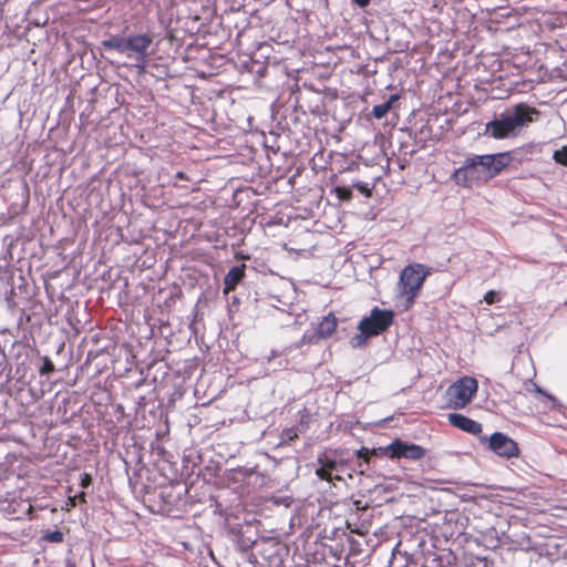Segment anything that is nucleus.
<instances>
[{
	"label": "nucleus",
	"instance_id": "obj_23",
	"mask_svg": "<svg viewBox=\"0 0 567 567\" xmlns=\"http://www.w3.org/2000/svg\"><path fill=\"white\" fill-rule=\"evenodd\" d=\"M76 497H73V496H69L66 503H65V506H66V511H70L71 508L75 507L76 506Z\"/></svg>",
	"mask_w": 567,
	"mask_h": 567
},
{
	"label": "nucleus",
	"instance_id": "obj_24",
	"mask_svg": "<svg viewBox=\"0 0 567 567\" xmlns=\"http://www.w3.org/2000/svg\"><path fill=\"white\" fill-rule=\"evenodd\" d=\"M352 1L360 8H365L371 2V0H352Z\"/></svg>",
	"mask_w": 567,
	"mask_h": 567
},
{
	"label": "nucleus",
	"instance_id": "obj_12",
	"mask_svg": "<svg viewBox=\"0 0 567 567\" xmlns=\"http://www.w3.org/2000/svg\"><path fill=\"white\" fill-rule=\"evenodd\" d=\"M246 276V265L241 264L229 269L224 277V293L228 295L235 291L238 284L243 281Z\"/></svg>",
	"mask_w": 567,
	"mask_h": 567
},
{
	"label": "nucleus",
	"instance_id": "obj_19",
	"mask_svg": "<svg viewBox=\"0 0 567 567\" xmlns=\"http://www.w3.org/2000/svg\"><path fill=\"white\" fill-rule=\"evenodd\" d=\"M53 371H54L53 362L48 357H45L43 359V364L39 369L40 374L48 375V374L52 373Z\"/></svg>",
	"mask_w": 567,
	"mask_h": 567
},
{
	"label": "nucleus",
	"instance_id": "obj_6",
	"mask_svg": "<svg viewBox=\"0 0 567 567\" xmlns=\"http://www.w3.org/2000/svg\"><path fill=\"white\" fill-rule=\"evenodd\" d=\"M478 382L475 378L463 377L452 383L446 390V405L450 409H464L476 394Z\"/></svg>",
	"mask_w": 567,
	"mask_h": 567
},
{
	"label": "nucleus",
	"instance_id": "obj_10",
	"mask_svg": "<svg viewBox=\"0 0 567 567\" xmlns=\"http://www.w3.org/2000/svg\"><path fill=\"white\" fill-rule=\"evenodd\" d=\"M317 462L319 467L316 470V475L323 481L333 482L334 480L341 481L342 477L340 475H333V471L338 470V463L336 460L330 458L327 454H321L318 456Z\"/></svg>",
	"mask_w": 567,
	"mask_h": 567
},
{
	"label": "nucleus",
	"instance_id": "obj_25",
	"mask_svg": "<svg viewBox=\"0 0 567 567\" xmlns=\"http://www.w3.org/2000/svg\"><path fill=\"white\" fill-rule=\"evenodd\" d=\"M73 497H76V502L86 503V494L84 492H80L78 495H74Z\"/></svg>",
	"mask_w": 567,
	"mask_h": 567
},
{
	"label": "nucleus",
	"instance_id": "obj_13",
	"mask_svg": "<svg viewBox=\"0 0 567 567\" xmlns=\"http://www.w3.org/2000/svg\"><path fill=\"white\" fill-rule=\"evenodd\" d=\"M300 426L303 427L302 421L299 425L284 429L279 436V445L289 446L295 440H297L299 437V433L302 431Z\"/></svg>",
	"mask_w": 567,
	"mask_h": 567
},
{
	"label": "nucleus",
	"instance_id": "obj_9",
	"mask_svg": "<svg viewBox=\"0 0 567 567\" xmlns=\"http://www.w3.org/2000/svg\"><path fill=\"white\" fill-rule=\"evenodd\" d=\"M338 327V320L333 313H329L323 317L318 323L315 332L311 336H303V339L308 338V342H317L320 339H327L331 337Z\"/></svg>",
	"mask_w": 567,
	"mask_h": 567
},
{
	"label": "nucleus",
	"instance_id": "obj_2",
	"mask_svg": "<svg viewBox=\"0 0 567 567\" xmlns=\"http://www.w3.org/2000/svg\"><path fill=\"white\" fill-rule=\"evenodd\" d=\"M538 115L539 112L525 103H519L514 106L511 114H501L486 124V132L495 140H504L511 136H516L520 127L534 121L533 115Z\"/></svg>",
	"mask_w": 567,
	"mask_h": 567
},
{
	"label": "nucleus",
	"instance_id": "obj_22",
	"mask_svg": "<svg viewBox=\"0 0 567 567\" xmlns=\"http://www.w3.org/2000/svg\"><path fill=\"white\" fill-rule=\"evenodd\" d=\"M91 483H92L91 475L87 473H83L81 475V482H80L81 487L86 488L91 485Z\"/></svg>",
	"mask_w": 567,
	"mask_h": 567
},
{
	"label": "nucleus",
	"instance_id": "obj_21",
	"mask_svg": "<svg viewBox=\"0 0 567 567\" xmlns=\"http://www.w3.org/2000/svg\"><path fill=\"white\" fill-rule=\"evenodd\" d=\"M353 187L355 189H358L364 196H367V197L371 196V189L368 187V184L359 182V183L353 184Z\"/></svg>",
	"mask_w": 567,
	"mask_h": 567
},
{
	"label": "nucleus",
	"instance_id": "obj_5",
	"mask_svg": "<svg viewBox=\"0 0 567 567\" xmlns=\"http://www.w3.org/2000/svg\"><path fill=\"white\" fill-rule=\"evenodd\" d=\"M430 271L422 264H410L405 266L399 278V292L405 299V309L411 308Z\"/></svg>",
	"mask_w": 567,
	"mask_h": 567
},
{
	"label": "nucleus",
	"instance_id": "obj_8",
	"mask_svg": "<svg viewBox=\"0 0 567 567\" xmlns=\"http://www.w3.org/2000/svg\"><path fill=\"white\" fill-rule=\"evenodd\" d=\"M488 447L497 455L507 458L517 456L519 453V449L516 442L501 432H495L494 434L491 435L488 441Z\"/></svg>",
	"mask_w": 567,
	"mask_h": 567
},
{
	"label": "nucleus",
	"instance_id": "obj_11",
	"mask_svg": "<svg viewBox=\"0 0 567 567\" xmlns=\"http://www.w3.org/2000/svg\"><path fill=\"white\" fill-rule=\"evenodd\" d=\"M447 420L454 427L473 435L480 434L483 430L481 423L460 413H450L447 415Z\"/></svg>",
	"mask_w": 567,
	"mask_h": 567
},
{
	"label": "nucleus",
	"instance_id": "obj_20",
	"mask_svg": "<svg viewBox=\"0 0 567 567\" xmlns=\"http://www.w3.org/2000/svg\"><path fill=\"white\" fill-rule=\"evenodd\" d=\"M499 299H498V293L495 291V290H488L485 295H484V301L487 303V305H494L495 302H497Z\"/></svg>",
	"mask_w": 567,
	"mask_h": 567
},
{
	"label": "nucleus",
	"instance_id": "obj_15",
	"mask_svg": "<svg viewBox=\"0 0 567 567\" xmlns=\"http://www.w3.org/2000/svg\"><path fill=\"white\" fill-rule=\"evenodd\" d=\"M398 97L399 96L396 94H394V95H391L386 102H384L382 104L374 105L372 109V115L378 120L384 117L386 115V113L391 110L393 103L398 100Z\"/></svg>",
	"mask_w": 567,
	"mask_h": 567
},
{
	"label": "nucleus",
	"instance_id": "obj_7",
	"mask_svg": "<svg viewBox=\"0 0 567 567\" xmlns=\"http://www.w3.org/2000/svg\"><path fill=\"white\" fill-rule=\"evenodd\" d=\"M152 44V38L147 34H132L126 37L125 51L128 58L135 59V66L142 74L147 65V50Z\"/></svg>",
	"mask_w": 567,
	"mask_h": 567
},
{
	"label": "nucleus",
	"instance_id": "obj_18",
	"mask_svg": "<svg viewBox=\"0 0 567 567\" xmlns=\"http://www.w3.org/2000/svg\"><path fill=\"white\" fill-rule=\"evenodd\" d=\"M43 539L49 543H62L64 535L60 530H49L44 534Z\"/></svg>",
	"mask_w": 567,
	"mask_h": 567
},
{
	"label": "nucleus",
	"instance_id": "obj_17",
	"mask_svg": "<svg viewBox=\"0 0 567 567\" xmlns=\"http://www.w3.org/2000/svg\"><path fill=\"white\" fill-rule=\"evenodd\" d=\"M334 194L340 200L349 202L352 199V192L349 187L346 186H337L334 188Z\"/></svg>",
	"mask_w": 567,
	"mask_h": 567
},
{
	"label": "nucleus",
	"instance_id": "obj_4",
	"mask_svg": "<svg viewBox=\"0 0 567 567\" xmlns=\"http://www.w3.org/2000/svg\"><path fill=\"white\" fill-rule=\"evenodd\" d=\"M371 456H386L391 460L406 458L419 461L425 456V449L414 443H408L400 439H395L386 446L377 449L361 447L357 451V457L365 463L370 462Z\"/></svg>",
	"mask_w": 567,
	"mask_h": 567
},
{
	"label": "nucleus",
	"instance_id": "obj_3",
	"mask_svg": "<svg viewBox=\"0 0 567 567\" xmlns=\"http://www.w3.org/2000/svg\"><path fill=\"white\" fill-rule=\"evenodd\" d=\"M394 317L395 313L391 309L372 308L370 316L359 321L357 327L359 333L351 338V347L354 349L364 347L368 339L386 331L393 324Z\"/></svg>",
	"mask_w": 567,
	"mask_h": 567
},
{
	"label": "nucleus",
	"instance_id": "obj_1",
	"mask_svg": "<svg viewBox=\"0 0 567 567\" xmlns=\"http://www.w3.org/2000/svg\"><path fill=\"white\" fill-rule=\"evenodd\" d=\"M513 161L509 152L487 155H474L465 159L464 164L455 169L452 177L463 187H472L486 183L502 173Z\"/></svg>",
	"mask_w": 567,
	"mask_h": 567
},
{
	"label": "nucleus",
	"instance_id": "obj_16",
	"mask_svg": "<svg viewBox=\"0 0 567 567\" xmlns=\"http://www.w3.org/2000/svg\"><path fill=\"white\" fill-rule=\"evenodd\" d=\"M553 159L556 164L567 167V145L555 150L553 153Z\"/></svg>",
	"mask_w": 567,
	"mask_h": 567
},
{
	"label": "nucleus",
	"instance_id": "obj_14",
	"mask_svg": "<svg viewBox=\"0 0 567 567\" xmlns=\"http://www.w3.org/2000/svg\"><path fill=\"white\" fill-rule=\"evenodd\" d=\"M125 43H126V38L125 37H117V35H115V37H112V38H110L107 40H104L102 42V45L106 50H115V51L124 54Z\"/></svg>",
	"mask_w": 567,
	"mask_h": 567
},
{
	"label": "nucleus",
	"instance_id": "obj_26",
	"mask_svg": "<svg viewBox=\"0 0 567 567\" xmlns=\"http://www.w3.org/2000/svg\"><path fill=\"white\" fill-rule=\"evenodd\" d=\"M176 178L178 179H182V181H188V176L184 173V172H177L176 173Z\"/></svg>",
	"mask_w": 567,
	"mask_h": 567
}]
</instances>
